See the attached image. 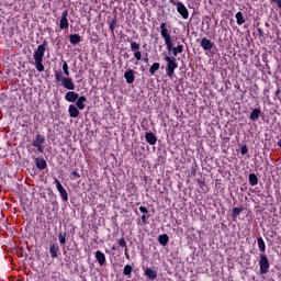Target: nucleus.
I'll return each mask as SVG.
<instances>
[{"label": "nucleus", "instance_id": "1", "mask_svg": "<svg viewBox=\"0 0 281 281\" xmlns=\"http://www.w3.org/2000/svg\"><path fill=\"white\" fill-rule=\"evenodd\" d=\"M47 47V41L44 40L41 45L33 53V58L35 61V69L37 71L43 72L45 71V66L43 65V58H45V52Z\"/></svg>", "mask_w": 281, "mask_h": 281}, {"label": "nucleus", "instance_id": "2", "mask_svg": "<svg viewBox=\"0 0 281 281\" xmlns=\"http://www.w3.org/2000/svg\"><path fill=\"white\" fill-rule=\"evenodd\" d=\"M171 52H172V57L166 56L165 60L167 63L166 66V75L168 78H172L175 76V70L179 67V64L177 63V55L179 54V50H177V47H173L172 41H171Z\"/></svg>", "mask_w": 281, "mask_h": 281}, {"label": "nucleus", "instance_id": "3", "mask_svg": "<svg viewBox=\"0 0 281 281\" xmlns=\"http://www.w3.org/2000/svg\"><path fill=\"white\" fill-rule=\"evenodd\" d=\"M160 36L165 41L167 50L169 53L172 52V35H170V25H168L166 22L160 24Z\"/></svg>", "mask_w": 281, "mask_h": 281}, {"label": "nucleus", "instance_id": "4", "mask_svg": "<svg viewBox=\"0 0 281 281\" xmlns=\"http://www.w3.org/2000/svg\"><path fill=\"white\" fill-rule=\"evenodd\" d=\"M55 80L56 82H61L63 87L65 89H68V91H74L76 89V85L74 83V79L70 77H63L61 71H55Z\"/></svg>", "mask_w": 281, "mask_h": 281}, {"label": "nucleus", "instance_id": "5", "mask_svg": "<svg viewBox=\"0 0 281 281\" xmlns=\"http://www.w3.org/2000/svg\"><path fill=\"white\" fill-rule=\"evenodd\" d=\"M170 2L173 5H176L177 12H178V14H180V16H182V19H184L186 21H188V19H190V11L188 10V7H186V4H183V2H181V1L175 2V0H170Z\"/></svg>", "mask_w": 281, "mask_h": 281}, {"label": "nucleus", "instance_id": "6", "mask_svg": "<svg viewBox=\"0 0 281 281\" xmlns=\"http://www.w3.org/2000/svg\"><path fill=\"white\" fill-rule=\"evenodd\" d=\"M269 269H271V263L269 262V258L267 255L259 256V271L262 274L269 273Z\"/></svg>", "mask_w": 281, "mask_h": 281}, {"label": "nucleus", "instance_id": "7", "mask_svg": "<svg viewBox=\"0 0 281 281\" xmlns=\"http://www.w3.org/2000/svg\"><path fill=\"white\" fill-rule=\"evenodd\" d=\"M45 142V136L42 134H36L35 139L32 142V146L37 148V153L43 155V153H45V146L43 145Z\"/></svg>", "mask_w": 281, "mask_h": 281}, {"label": "nucleus", "instance_id": "8", "mask_svg": "<svg viewBox=\"0 0 281 281\" xmlns=\"http://www.w3.org/2000/svg\"><path fill=\"white\" fill-rule=\"evenodd\" d=\"M127 42L130 43L131 50L134 52V57L136 58V60H142V50H139V43L133 40H127Z\"/></svg>", "mask_w": 281, "mask_h": 281}, {"label": "nucleus", "instance_id": "9", "mask_svg": "<svg viewBox=\"0 0 281 281\" xmlns=\"http://www.w3.org/2000/svg\"><path fill=\"white\" fill-rule=\"evenodd\" d=\"M68 16H69V10H64L61 13V19L59 21L60 30H69V20L67 19Z\"/></svg>", "mask_w": 281, "mask_h": 281}, {"label": "nucleus", "instance_id": "10", "mask_svg": "<svg viewBox=\"0 0 281 281\" xmlns=\"http://www.w3.org/2000/svg\"><path fill=\"white\" fill-rule=\"evenodd\" d=\"M200 47H202L204 52H212V49H214V42H212L207 37H202L200 41Z\"/></svg>", "mask_w": 281, "mask_h": 281}, {"label": "nucleus", "instance_id": "11", "mask_svg": "<svg viewBox=\"0 0 281 281\" xmlns=\"http://www.w3.org/2000/svg\"><path fill=\"white\" fill-rule=\"evenodd\" d=\"M94 258L100 267H104V265H106V255H104V252L101 250H97L94 252Z\"/></svg>", "mask_w": 281, "mask_h": 281}, {"label": "nucleus", "instance_id": "12", "mask_svg": "<svg viewBox=\"0 0 281 281\" xmlns=\"http://www.w3.org/2000/svg\"><path fill=\"white\" fill-rule=\"evenodd\" d=\"M48 251L50 254V258H58V251H60L58 243L50 241Z\"/></svg>", "mask_w": 281, "mask_h": 281}, {"label": "nucleus", "instance_id": "13", "mask_svg": "<svg viewBox=\"0 0 281 281\" xmlns=\"http://www.w3.org/2000/svg\"><path fill=\"white\" fill-rule=\"evenodd\" d=\"M260 115H262V110L255 108L249 114L248 120L250 122H258V120H260Z\"/></svg>", "mask_w": 281, "mask_h": 281}, {"label": "nucleus", "instance_id": "14", "mask_svg": "<svg viewBox=\"0 0 281 281\" xmlns=\"http://www.w3.org/2000/svg\"><path fill=\"white\" fill-rule=\"evenodd\" d=\"M124 78L127 82V85H133L135 82V70L130 69L124 72Z\"/></svg>", "mask_w": 281, "mask_h": 281}, {"label": "nucleus", "instance_id": "15", "mask_svg": "<svg viewBox=\"0 0 281 281\" xmlns=\"http://www.w3.org/2000/svg\"><path fill=\"white\" fill-rule=\"evenodd\" d=\"M145 139L149 146H155V144H157V136L153 132H147L145 134Z\"/></svg>", "mask_w": 281, "mask_h": 281}, {"label": "nucleus", "instance_id": "16", "mask_svg": "<svg viewBox=\"0 0 281 281\" xmlns=\"http://www.w3.org/2000/svg\"><path fill=\"white\" fill-rule=\"evenodd\" d=\"M144 273H145L146 278H148V280H150V281L157 280V270H155L153 268H146Z\"/></svg>", "mask_w": 281, "mask_h": 281}, {"label": "nucleus", "instance_id": "17", "mask_svg": "<svg viewBox=\"0 0 281 281\" xmlns=\"http://www.w3.org/2000/svg\"><path fill=\"white\" fill-rule=\"evenodd\" d=\"M79 95H78V92L76 91H68L66 94H65V100L66 102H76L78 100Z\"/></svg>", "mask_w": 281, "mask_h": 281}, {"label": "nucleus", "instance_id": "18", "mask_svg": "<svg viewBox=\"0 0 281 281\" xmlns=\"http://www.w3.org/2000/svg\"><path fill=\"white\" fill-rule=\"evenodd\" d=\"M85 102H87V97L85 95L78 97V99L76 100L75 106L78 108L79 111H85V108L87 106Z\"/></svg>", "mask_w": 281, "mask_h": 281}, {"label": "nucleus", "instance_id": "19", "mask_svg": "<svg viewBox=\"0 0 281 281\" xmlns=\"http://www.w3.org/2000/svg\"><path fill=\"white\" fill-rule=\"evenodd\" d=\"M68 113H69V117H74V119L79 117V115H80V111L74 104H70L68 106Z\"/></svg>", "mask_w": 281, "mask_h": 281}, {"label": "nucleus", "instance_id": "20", "mask_svg": "<svg viewBox=\"0 0 281 281\" xmlns=\"http://www.w3.org/2000/svg\"><path fill=\"white\" fill-rule=\"evenodd\" d=\"M70 45H80L82 43V36L79 34H70L69 35Z\"/></svg>", "mask_w": 281, "mask_h": 281}, {"label": "nucleus", "instance_id": "21", "mask_svg": "<svg viewBox=\"0 0 281 281\" xmlns=\"http://www.w3.org/2000/svg\"><path fill=\"white\" fill-rule=\"evenodd\" d=\"M35 166L37 170H45L47 168V161L44 158H35Z\"/></svg>", "mask_w": 281, "mask_h": 281}, {"label": "nucleus", "instance_id": "22", "mask_svg": "<svg viewBox=\"0 0 281 281\" xmlns=\"http://www.w3.org/2000/svg\"><path fill=\"white\" fill-rule=\"evenodd\" d=\"M158 243L159 245H161V247H166V245L170 243V237L168 236V234H161L158 236Z\"/></svg>", "mask_w": 281, "mask_h": 281}, {"label": "nucleus", "instance_id": "23", "mask_svg": "<svg viewBox=\"0 0 281 281\" xmlns=\"http://www.w3.org/2000/svg\"><path fill=\"white\" fill-rule=\"evenodd\" d=\"M257 245L261 254H265V251H267V244H265V239H262V237L257 238Z\"/></svg>", "mask_w": 281, "mask_h": 281}, {"label": "nucleus", "instance_id": "24", "mask_svg": "<svg viewBox=\"0 0 281 281\" xmlns=\"http://www.w3.org/2000/svg\"><path fill=\"white\" fill-rule=\"evenodd\" d=\"M241 212H243V207H233V212L231 214L233 221H236V218L240 216Z\"/></svg>", "mask_w": 281, "mask_h": 281}, {"label": "nucleus", "instance_id": "25", "mask_svg": "<svg viewBox=\"0 0 281 281\" xmlns=\"http://www.w3.org/2000/svg\"><path fill=\"white\" fill-rule=\"evenodd\" d=\"M235 19H236V23H237V25H244V23H245V16L243 15V12H237L236 14H235Z\"/></svg>", "mask_w": 281, "mask_h": 281}, {"label": "nucleus", "instance_id": "26", "mask_svg": "<svg viewBox=\"0 0 281 281\" xmlns=\"http://www.w3.org/2000/svg\"><path fill=\"white\" fill-rule=\"evenodd\" d=\"M159 67H161V65L159 63H154L149 68L150 76H155V74H157V71H159Z\"/></svg>", "mask_w": 281, "mask_h": 281}, {"label": "nucleus", "instance_id": "27", "mask_svg": "<svg viewBox=\"0 0 281 281\" xmlns=\"http://www.w3.org/2000/svg\"><path fill=\"white\" fill-rule=\"evenodd\" d=\"M58 240H59L60 245H66L67 244V233L59 232L58 233Z\"/></svg>", "mask_w": 281, "mask_h": 281}, {"label": "nucleus", "instance_id": "28", "mask_svg": "<svg viewBox=\"0 0 281 281\" xmlns=\"http://www.w3.org/2000/svg\"><path fill=\"white\" fill-rule=\"evenodd\" d=\"M117 25V18H113L110 22H109V30L110 32H112V34L115 32V26Z\"/></svg>", "mask_w": 281, "mask_h": 281}, {"label": "nucleus", "instance_id": "29", "mask_svg": "<svg viewBox=\"0 0 281 281\" xmlns=\"http://www.w3.org/2000/svg\"><path fill=\"white\" fill-rule=\"evenodd\" d=\"M132 273H133V266L125 265L123 269V274H125L127 278H131Z\"/></svg>", "mask_w": 281, "mask_h": 281}, {"label": "nucleus", "instance_id": "30", "mask_svg": "<svg viewBox=\"0 0 281 281\" xmlns=\"http://www.w3.org/2000/svg\"><path fill=\"white\" fill-rule=\"evenodd\" d=\"M248 180H249L250 186L254 187L258 183V176H256V173H249Z\"/></svg>", "mask_w": 281, "mask_h": 281}, {"label": "nucleus", "instance_id": "31", "mask_svg": "<svg viewBox=\"0 0 281 281\" xmlns=\"http://www.w3.org/2000/svg\"><path fill=\"white\" fill-rule=\"evenodd\" d=\"M54 186H56L57 191L60 192H65V187H63V184L60 183V180H58V178H55L54 180Z\"/></svg>", "mask_w": 281, "mask_h": 281}, {"label": "nucleus", "instance_id": "32", "mask_svg": "<svg viewBox=\"0 0 281 281\" xmlns=\"http://www.w3.org/2000/svg\"><path fill=\"white\" fill-rule=\"evenodd\" d=\"M70 179L71 181H78L80 179V172H78V169H75L72 172H70Z\"/></svg>", "mask_w": 281, "mask_h": 281}, {"label": "nucleus", "instance_id": "33", "mask_svg": "<svg viewBox=\"0 0 281 281\" xmlns=\"http://www.w3.org/2000/svg\"><path fill=\"white\" fill-rule=\"evenodd\" d=\"M63 71L66 77H69V65L67 64V61H64L63 64Z\"/></svg>", "mask_w": 281, "mask_h": 281}, {"label": "nucleus", "instance_id": "34", "mask_svg": "<svg viewBox=\"0 0 281 281\" xmlns=\"http://www.w3.org/2000/svg\"><path fill=\"white\" fill-rule=\"evenodd\" d=\"M140 126H142L143 131H146V128L148 127V119L147 117L142 119Z\"/></svg>", "mask_w": 281, "mask_h": 281}, {"label": "nucleus", "instance_id": "35", "mask_svg": "<svg viewBox=\"0 0 281 281\" xmlns=\"http://www.w3.org/2000/svg\"><path fill=\"white\" fill-rule=\"evenodd\" d=\"M59 194L63 201H69V194L67 193V190L61 191Z\"/></svg>", "mask_w": 281, "mask_h": 281}, {"label": "nucleus", "instance_id": "36", "mask_svg": "<svg viewBox=\"0 0 281 281\" xmlns=\"http://www.w3.org/2000/svg\"><path fill=\"white\" fill-rule=\"evenodd\" d=\"M196 170H199V165H196V162H194L190 169V172H191V175H193V177H194V175H196Z\"/></svg>", "mask_w": 281, "mask_h": 281}, {"label": "nucleus", "instance_id": "37", "mask_svg": "<svg viewBox=\"0 0 281 281\" xmlns=\"http://www.w3.org/2000/svg\"><path fill=\"white\" fill-rule=\"evenodd\" d=\"M149 218H150V215L143 214L140 217L143 225H146Z\"/></svg>", "mask_w": 281, "mask_h": 281}, {"label": "nucleus", "instance_id": "38", "mask_svg": "<svg viewBox=\"0 0 281 281\" xmlns=\"http://www.w3.org/2000/svg\"><path fill=\"white\" fill-rule=\"evenodd\" d=\"M240 153L241 155H247V153H249V148H247V145H243L240 147Z\"/></svg>", "mask_w": 281, "mask_h": 281}, {"label": "nucleus", "instance_id": "39", "mask_svg": "<svg viewBox=\"0 0 281 281\" xmlns=\"http://www.w3.org/2000/svg\"><path fill=\"white\" fill-rule=\"evenodd\" d=\"M119 246L120 247H127L126 246V239L124 237H122L120 240H119Z\"/></svg>", "mask_w": 281, "mask_h": 281}, {"label": "nucleus", "instance_id": "40", "mask_svg": "<svg viewBox=\"0 0 281 281\" xmlns=\"http://www.w3.org/2000/svg\"><path fill=\"white\" fill-rule=\"evenodd\" d=\"M176 49L179 54H183V45L179 44L178 46H176Z\"/></svg>", "mask_w": 281, "mask_h": 281}, {"label": "nucleus", "instance_id": "41", "mask_svg": "<svg viewBox=\"0 0 281 281\" xmlns=\"http://www.w3.org/2000/svg\"><path fill=\"white\" fill-rule=\"evenodd\" d=\"M139 212H142V214H148V209L146 206H139Z\"/></svg>", "mask_w": 281, "mask_h": 281}, {"label": "nucleus", "instance_id": "42", "mask_svg": "<svg viewBox=\"0 0 281 281\" xmlns=\"http://www.w3.org/2000/svg\"><path fill=\"white\" fill-rule=\"evenodd\" d=\"M271 3H277L278 8L281 10V0H270Z\"/></svg>", "mask_w": 281, "mask_h": 281}, {"label": "nucleus", "instance_id": "43", "mask_svg": "<svg viewBox=\"0 0 281 281\" xmlns=\"http://www.w3.org/2000/svg\"><path fill=\"white\" fill-rule=\"evenodd\" d=\"M257 32H258L259 36H263L265 31H262V29H257Z\"/></svg>", "mask_w": 281, "mask_h": 281}, {"label": "nucleus", "instance_id": "44", "mask_svg": "<svg viewBox=\"0 0 281 281\" xmlns=\"http://www.w3.org/2000/svg\"><path fill=\"white\" fill-rule=\"evenodd\" d=\"M280 93H281V89L278 88V89L276 90L274 94H276V97L278 98V97L280 95Z\"/></svg>", "mask_w": 281, "mask_h": 281}, {"label": "nucleus", "instance_id": "45", "mask_svg": "<svg viewBox=\"0 0 281 281\" xmlns=\"http://www.w3.org/2000/svg\"><path fill=\"white\" fill-rule=\"evenodd\" d=\"M125 258H126L127 260H131V255H128V252H126V254H125Z\"/></svg>", "mask_w": 281, "mask_h": 281}, {"label": "nucleus", "instance_id": "46", "mask_svg": "<svg viewBox=\"0 0 281 281\" xmlns=\"http://www.w3.org/2000/svg\"><path fill=\"white\" fill-rule=\"evenodd\" d=\"M124 254H128V246L124 247Z\"/></svg>", "mask_w": 281, "mask_h": 281}, {"label": "nucleus", "instance_id": "47", "mask_svg": "<svg viewBox=\"0 0 281 281\" xmlns=\"http://www.w3.org/2000/svg\"><path fill=\"white\" fill-rule=\"evenodd\" d=\"M124 58H131V56H128V53H124Z\"/></svg>", "mask_w": 281, "mask_h": 281}, {"label": "nucleus", "instance_id": "48", "mask_svg": "<svg viewBox=\"0 0 281 281\" xmlns=\"http://www.w3.org/2000/svg\"><path fill=\"white\" fill-rule=\"evenodd\" d=\"M143 60L144 63H148V57H145Z\"/></svg>", "mask_w": 281, "mask_h": 281}, {"label": "nucleus", "instance_id": "49", "mask_svg": "<svg viewBox=\"0 0 281 281\" xmlns=\"http://www.w3.org/2000/svg\"><path fill=\"white\" fill-rule=\"evenodd\" d=\"M115 249H116L115 246H113V247H112V250L115 251Z\"/></svg>", "mask_w": 281, "mask_h": 281}]
</instances>
